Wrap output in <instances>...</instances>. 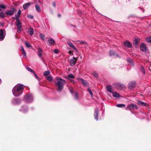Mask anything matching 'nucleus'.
<instances>
[{"instance_id": "obj_1", "label": "nucleus", "mask_w": 151, "mask_h": 151, "mask_svg": "<svg viewBox=\"0 0 151 151\" xmlns=\"http://www.w3.org/2000/svg\"><path fill=\"white\" fill-rule=\"evenodd\" d=\"M24 90V86L21 84H17L13 88L12 93L14 96L17 97L20 96Z\"/></svg>"}, {"instance_id": "obj_2", "label": "nucleus", "mask_w": 151, "mask_h": 151, "mask_svg": "<svg viewBox=\"0 0 151 151\" xmlns=\"http://www.w3.org/2000/svg\"><path fill=\"white\" fill-rule=\"evenodd\" d=\"M65 83V81L61 78H58L55 82L56 86L58 87L57 90L60 91L63 88V86Z\"/></svg>"}, {"instance_id": "obj_3", "label": "nucleus", "mask_w": 151, "mask_h": 151, "mask_svg": "<svg viewBox=\"0 0 151 151\" xmlns=\"http://www.w3.org/2000/svg\"><path fill=\"white\" fill-rule=\"evenodd\" d=\"M24 99L27 103H30L32 101L33 97L32 94H29L25 95Z\"/></svg>"}, {"instance_id": "obj_4", "label": "nucleus", "mask_w": 151, "mask_h": 151, "mask_svg": "<svg viewBox=\"0 0 151 151\" xmlns=\"http://www.w3.org/2000/svg\"><path fill=\"white\" fill-rule=\"evenodd\" d=\"M113 85L115 87L121 90L124 89L126 87L124 85L120 83H114Z\"/></svg>"}, {"instance_id": "obj_5", "label": "nucleus", "mask_w": 151, "mask_h": 151, "mask_svg": "<svg viewBox=\"0 0 151 151\" xmlns=\"http://www.w3.org/2000/svg\"><path fill=\"white\" fill-rule=\"evenodd\" d=\"M5 30L4 29H1L0 30V41H1L4 40L5 36V34H4Z\"/></svg>"}, {"instance_id": "obj_6", "label": "nucleus", "mask_w": 151, "mask_h": 151, "mask_svg": "<svg viewBox=\"0 0 151 151\" xmlns=\"http://www.w3.org/2000/svg\"><path fill=\"white\" fill-rule=\"evenodd\" d=\"M127 107L130 110H132L134 109H137L138 108L137 106V105L134 104H131L129 105Z\"/></svg>"}, {"instance_id": "obj_7", "label": "nucleus", "mask_w": 151, "mask_h": 151, "mask_svg": "<svg viewBox=\"0 0 151 151\" xmlns=\"http://www.w3.org/2000/svg\"><path fill=\"white\" fill-rule=\"evenodd\" d=\"M136 84L135 82L134 81H131L129 84L128 88L129 89L132 90L136 86Z\"/></svg>"}, {"instance_id": "obj_8", "label": "nucleus", "mask_w": 151, "mask_h": 151, "mask_svg": "<svg viewBox=\"0 0 151 151\" xmlns=\"http://www.w3.org/2000/svg\"><path fill=\"white\" fill-rule=\"evenodd\" d=\"M99 113V109L98 108H96L95 110L94 113V116L95 119L96 120L98 121V114Z\"/></svg>"}, {"instance_id": "obj_9", "label": "nucleus", "mask_w": 151, "mask_h": 151, "mask_svg": "<svg viewBox=\"0 0 151 151\" xmlns=\"http://www.w3.org/2000/svg\"><path fill=\"white\" fill-rule=\"evenodd\" d=\"M76 61L77 60L76 58L74 57H73L70 60V65L74 66L75 64Z\"/></svg>"}, {"instance_id": "obj_10", "label": "nucleus", "mask_w": 151, "mask_h": 151, "mask_svg": "<svg viewBox=\"0 0 151 151\" xmlns=\"http://www.w3.org/2000/svg\"><path fill=\"white\" fill-rule=\"evenodd\" d=\"M78 79L79 81L81 82L84 86H88V84L86 81L80 78H78Z\"/></svg>"}, {"instance_id": "obj_11", "label": "nucleus", "mask_w": 151, "mask_h": 151, "mask_svg": "<svg viewBox=\"0 0 151 151\" xmlns=\"http://www.w3.org/2000/svg\"><path fill=\"white\" fill-rule=\"evenodd\" d=\"M20 102V100L18 99H14L12 101V104L14 105H17L19 104Z\"/></svg>"}, {"instance_id": "obj_12", "label": "nucleus", "mask_w": 151, "mask_h": 151, "mask_svg": "<svg viewBox=\"0 0 151 151\" xmlns=\"http://www.w3.org/2000/svg\"><path fill=\"white\" fill-rule=\"evenodd\" d=\"M43 50L40 48H39L38 49V56L40 58L41 60H42V55Z\"/></svg>"}, {"instance_id": "obj_13", "label": "nucleus", "mask_w": 151, "mask_h": 151, "mask_svg": "<svg viewBox=\"0 0 151 151\" xmlns=\"http://www.w3.org/2000/svg\"><path fill=\"white\" fill-rule=\"evenodd\" d=\"M109 56L111 57H119V55L114 52L110 50L109 51Z\"/></svg>"}, {"instance_id": "obj_14", "label": "nucleus", "mask_w": 151, "mask_h": 151, "mask_svg": "<svg viewBox=\"0 0 151 151\" xmlns=\"http://www.w3.org/2000/svg\"><path fill=\"white\" fill-rule=\"evenodd\" d=\"M140 49L142 51H145L147 50L146 45L145 44L142 43L140 45Z\"/></svg>"}, {"instance_id": "obj_15", "label": "nucleus", "mask_w": 151, "mask_h": 151, "mask_svg": "<svg viewBox=\"0 0 151 151\" xmlns=\"http://www.w3.org/2000/svg\"><path fill=\"white\" fill-rule=\"evenodd\" d=\"M16 25L17 26V31L19 33H20L22 31V25L21 24H16Z\"/></svg>"}, {"instance_id": "obj_16", "label": "nucleus", "mask_w": 151, "mask_h": 151, "mask_svg": "<svg viewBox=\"0 0 151 151\" xmlns=\"http://www.w3.org/2000/svg\"><path fill=\"white\" fill-rule=\"evenodd\" d=\"M124 45L125 46L128 47H132V46L131 43L127 41L124 42Z\"/></svg>"}, {"instance_id": "obj_17", "label": "nucleus", "mask_w": 151, "mask_h": 151, "mask_svg": "<svg viewBox=\"0 0 151 151\" xmlns=\"http://www.w3.org/2000/svg\"><path fill=\"white\" fill-rule=\"evenodd\" d=\"M14 8L12 9V10H9L7 11L6 12V14L7 15H11L13 13L14 11Z\"/></svg>"}, {"instance_id": "obj_18", "label": "nucleus", "mask_w": 151, "mask_h": 151, "mask_svg": "<svg viewBox=\"0 0 151 151\" xmlns=\"http://www.w3.org/2000/svg\"><path fill=\"white\" fill-rule=\"evenodd\" d=\"M28 108L26 106H22L21 109H20V111H22L24 113L26 112Z\"/></svg>"}, {"instance_id": "obj_19", "label": "nucleus", "mask_w": 151, "mask_h": 151, "mask_svg": "<svg viewBox=\"0 0 151 151\" xmlns=\"http://www.w3.org/2000/svg\"><path fill=\"white\" fill-rule=\"evenodd\" d=\"M34 29L32 28L28 29L27 32L30 35H32L34 33Z\"/></svg>"}, {"instance_id": "obj_20", "label": "nucleus", "mask_w": 151, "mask_h": 151, "mask_svg": "<svg viewBox=\"0 0 151 151\" xmlns=\"http://www.w3.org/2000/svg\"><path fill=\"white\" fill-rule=\"evenodd\" d=\"M30 4H31L29 2L24 4L23 6V9L25 10L27 9Z\"/></svg>"}, {"instance_id": "obj_21", "label": "nucleus", "mask_w": 151, "mask_h": 151, "mask_svg": "<svg viewBox=\"0 0 151 151\" xmlns=\"http://www.w3.org/2000/svg\"><path fill=\"white\" fill-rule=\"evenodd\" d=\"M49 44L50 45H52L55 44V41L52 38H50L48 41Z\"/></svg>"}, {"instance_id": "obj_22", "label": "nucleus", "mask_w": 151, "mask_h": 151, "mask_svg": "<svg viewBox=\"0 0 151 151\" xmlns=\"http://www.w3.org/2000/svg\"><path fill=\"white\" fill-rule=\"evenodd\" d=\"M67 44L70 47L73 48L74 49H75V50L76 49V47L70 42H69V41L68 42Z\"/></svg>"}, {"instance_id": "obj_23", "label": "nucleus", "mask_w": 151, "mask_h": 151, "mask_svg": "<svg viewBox=\"0 0 151 151\" xmlns=\"http://www.w3.org/2000/svg\"><path fill=\"white\" fill-rule=\"evenodd\" d=\"M35 7L36 11L39 13L41 11V9L40 7L37 4L35 5Z\"/></svg>"}, {"instance_id": "obj_24", "label": "nucleus", "mask_w": 151, "mask_h": 151, "mask_svg": "<svg viewBox=\"0 0 151 151\" xmlns=\"http://www.w3.org/2000/svg\"><path fill=\"white\" fill-rule=\"evenodd\" d=\"M137 104L139 105L142 106H147V103H145L140 101H137Z\"/></svg>"}, {"instance_id": "obj_25", "label": "nucleus", "mask_w": 151, "mask_h": 151, "mask_svg": "<svg viewBox=\"0 0 151 151\" xmlns=\"http://www.w3.org/2000/svg\"><path fill=\"white\" fill-rule=\"evenodd\" d=\"M139 41V39L138 38L135 39L133 43L134 45L135 46H137V44Z\"/></svg>"}, {"instance_id": "obj_26", "label": "nucleus", "mask_w": 151, "mask_h": 151, "mask_svg": "<svg viewBox=\"0 0 151 151\" xmlns=\"http://www.w3.org/2000/svg\"><path fill=\"white\" fill-rule=\"evenodd\" d=\"M107 90L110 92H111L113 91V89L111 86H108L106 87Z\"/></svg>"}, {"instance_id": "obj_27", "label": "nucleus", "mask_w": 151, "mask_h": 151, "mask_svg": "<svg viewBox=\"0 0 151 151\" xmlns=\"http://www.w3.org/2000/svg\"><path fill=\"white\" fill-rule=\"evenodd\" d=\"M15 19L17 21V22L16 23V24H21V23L19 21V16H17L16 15H15Z\"/></svg>"}, {"instance_id": "obj_28", "label": "nucleus", "mask_w": 151, "mask_h": 151, "mask_svg": "<svg viewBox=\"0 0 151 151\" xmlns=\"http://www.w3.org/2000/svg\"><path fill=\"white\" fill-rule=\"evenodd\" d=\"M112 94L114 97L119 98L120 96L119 94L116 92H113Z\"/></svg>"}, {"instance_id": "obj_29", "label": "nucleus", "mask_w": 151, "mask_h": 151, "mask_svg": "<svg viewBox=\"0 0 151 151\" xmlns=\"http://www.w3.org/2000/svg\"><path fill=\"white\" fill-rule=\"evenodd\" d=\"M50 73V71L47 70L44 72L43 73V75L45 76H46L48 75Z\"/></svg>"}, {"instance_id": "obj_30", "label": "nucleus", "mask_w": 151, "mask_h": 151, "mask_svg": "<svg viewBox=\"0 0 151 151\" xmlns=\"http://www.w3.org/2000/svg\"><path fill=\"white\" fill-rule=\"evenodd\" d=\"M125 106V105L123 104H119L116 105V106L118 107H124Z\"/></svg>"}, {"instance_id": "obj_31", "label": "nucleus", "mask_w": 151, "mask_h": 151, "mask_svg": "<svg viewBox=\"0 0 151 151\" xmlns=\"http://www.w3.org/2000/svg\"><path fill=\"white\" fill-rule=\"evenodd\" d=\"M25 44L26 47L28 48H30L31 47V45H30L29 43L27 42H25Z\"/></svg>"}, {"instance_id": "obj_32", "label": "nucleus", "mask_w": 151, "mask_h": 151, "mask_svg": "<svg viewBox=\"0 0 151 151\" xmlns=\"http://www.w3.org/2000/svg\"><path fill=\"white\" fill-rule=\"evenodd\" d=\"M146 41L147 42L151 43V37H147Z\"/></svg>"}, {"instance_id": "obj_33", "label": "nucleus", "mask_w": 151, "mask_h": 151, "mask_svg": "<svg viewBox=\"0 0 151 151\" xmlns=\"http://www.w3.org/2000/svg\"><path fill=\"white\" fill-rule=\"evenodd\" d=\"M92 75L95 77L97 78L98 77V73L95 71H93L92 73Z\"/></svg>"}, {"instance_id": "obj_34", "label": "nucleus", "mask_w": 151, "mask_h": 151, "mask_svg": "<svg viewBox=\"0 0 151 151\" xmlns=\"http://www.w3.org/2000/svg\"><path fill=\"white\" fill-rule=\"evenodd\" d=\"M45 36L44 34L42 33L40 34V37L43 40H44L45 39Z\"/></svg>"}, {"instance_id": "obj_35", "label": "nucleus", "mask_w": 151, "mask_h": 151, "mask_svg": "<svg viewBox=\"0 0 151 151\" xmlns=\"http://www.w3.org/2000/svg\"><path fill=\"white\" fill-rule=\"evenodd\" d=\"M68 78H74L75 77L72 74H70L68 75Z\"/></svg>"}, {"instance_id": "obj_36", "label": "nucleus", "mask_w": 151, "mask_h": 151, "mask_svg": "<svg viewBox=\"0 0 151 151\" xmlns=\"http://www.w3.org/2000/svg\"><path fill=\"white\" fill-rule=\"evenodd\" d=\"M74 96L76 99H78V94L77 92H75L74 93Z\"/></svg>"}, {"instance_id": "obj_37", "label": "nucleus", "mask_w": 151, "mask_h": 151, "mask_svg": "<svg viewBox=\"0 0 151 151\" xmlns=\"http://www.w3.org/2000/svg\"><path fill=\"white\" fill-rule=\"evenodd\" d=\"M47 79L49 81H51L52 80V77L51 76H49L47 77Z\"/></svg>"}, {"instance_id": "obj_38", "label": "nucleus", "mask_w": 151, "mask_h": 151, "mask_svg": "<svg viewBox=\"0 0 151 151\" xmlns=\"http://www.w3.org/2000/svg\"><path fill=\"white\" fill-rule=\"evenodd\" d=\"M88 91L89 92L90 94L91 95V97H93V94L92 91L89 88H88Z\"/></svg>"}, {"instance_id": "obj_39", "label": "nucleus", "mask_w": 151, "mask_h": 151, "mask_svg": "<svg viewBox=\"0 0 151 151\" xmlns=\"http://www.w3.org/2000/svg\"><path fill=\"white\" fill-rule=\"evenodd\" d=\"M27 69L29 71L32 72L33 73V72H34L33 70H32L31 68H30L29 67H27Z\"/></svg>"}, {"instance_id": "obj_40", "label": "nucleus", "mask_w": 151, "mask_h": 151, "mask_svg": "<svg viewBox=\"0 0 151 151\" xmlns=\"http://www.w3.org/2000/svg\"><path fill=\"white\" fill-rule=\"evenodd\" d=\"M0 17L1 18H4V15L3 12L0 13Z\"/></svg>"}, {"instance_id": "obj_41", "label": "nucleus", "mask_w": 151, "mask_h": 151, "mask_svg": "<svg viewBox=\"0 0 151 151\" xmlns=\"http://www.w3.org/2000/svg\"><path fill=\"white\" fill-rule=\"evenodd\" d=\"M21 10L20 9H19L18 11L17 14H16L15 15H16V16L19 17V16H20V14H21Z\"/></svg>"}, {"instance_id": "obj_42", "label": "nucleus", "mask_w": 151, "mask_h": 151, "mask_svg": "<svg viewBox=\"0 0 151 151\" xmlns=\"http://www.w3.org/2000/svg\"><path fill=\"white\" fill-rule=\"evenodd\" d=\"M141 71L142 72H143L144 74H145V70L144 67L142 66L141 67Z\"/></svg>"}, {"instance_id": "obj_43", "label": "nucleus", "mask_w": 151, "mask_h": 151, "mask_svg": "<svg viewBox=\"0 0 151 151\" xmlns=\"http://www.w3.org/2000/svg\"><path fill=\"white\" fill-rule=\"evenodd\" d=\"M0 7L1 8H2L3 9H4L6 8V6L3 4H1L0 5Z\"/></svg>"}, {"instance_id": "obj_44", "label": "nucleus", "mask_w": 151, "mask_h": 151, "mask_svg": "<svg viewBox=\"0 0 151 151\" xmlns=\"http://www.w3.org/2000/svg\"><path fill=\"white\" fill-rule=\"evenodd\" d=\"M33 74H34L35 77L37 79H39V77L36 75L35 72H33Z\"/></svg>"}, {"instance_id": "obj_45", "label": "nucleus", "mask_w": 151, "mask_h": 151, "mask_svg": "<svg viewBox=\"0 0 151 151\" xmlns=\"http://www.w3.org/2000/svg\"><path fill=\"white\" fill-rule=\"evenodd\" d=\"M27 16H28V17L30 18L31 19H33V16L30 14L28 15Z\"/></svg>"}, {"instance_id": "obj_46", "label": "nucleus", "mask_w": 151, "mask_h": 151, "mask_svg": "<svg viewBox=\"0 0 151 151\" xmlns=\"http://www.w3.org/2000/svg\"><path fill=\"white\" fill-rule=\"evenodd\" d=\"M54 52L55 53L57 54L58 53L59 50L57 49H55L54 50Z\"/></svg>"}, {"instance_id": "obj_47", "label": "nucleus", "mask_w": 151, "mask_h": 151, "mask_svg": "<svg viewBox=\"0 0 151 151\" xmlns=\"http://www.w3.org/2000/svg\"><path fill=\"white\" fill-rule=\"evenodd\" d=\"M70 92L72 93V94L73 95V89L72 88L70 89Z\"/></svg>"}, {"instance_id": "obj_48", "label": "nucleus", "mask_w": 151, "mask_h": 151, "mask_svg": "<svg viewBox=\"0 0 151 151\" xmlns=\"http://www.w3.org/2000/svg\"><path fill=\"white\" fill-rule=\"evenodd\" d=\"M22 53L24 55V56L25 57L26 56V53L25 51L22 52Z\"/></svg>"}, {"instance_id": "obj_49", "label": "nucleus", "mask_w": 151, "mask_h": 151, "mask_svg": "<svg viewBox=\"0 0 151 151\" xmlns=\"http://www.w3.org/2000/svg\"><path fill=\"white\" fill-rule=\"evenodd\" d=\"M21 50L22 51V52L25 51V50L24 49V47H23V46H22L21 47Z\"/></svg>"}, {"instance_id": "obj_50", "label": "nucleus", "mask_w": 151, "mask_h": 151, "mask_svg": "<svg viewBox=\"0 0 151 151\" xmlns=\"http://www.w3.org/2000/svg\"><path fill=\"white\" fill-rule=\"evenodd\" d=\"M52 6L55 7L56 6V3L55 2H54L52 4Z\"/></svg>"}, {"instance_id": "obj_51", "label": "nucleus", "mask_w": 151, "mask_h": 151, "mask_svg": "<svg viewBox=\"0 0 151 151\" xmlns=\"http://www.w3.org/2000/svg\"><path fill=\"white\" fill-rule=\"evenodd\" d=\"M128 62H132V60H131V59H129V60H128Z\"/></svg>"}, {"instance_id": "obj_52", "label": "nucleus", "mask_w": 151, "mask_h": 151, "mask_svg": "<svg viewBox=\"0 0 151 151\" xmlns=\"http://www.w3.org/2000/svg\"><path fill=\"white\" fill-rule=\"evenodd\" d=\"M58 16L59 17H60L61 16V15L60 14H59L58 15Z\"/></svg>"}, {"instance_id": "obj_53", "label": "nucleus", "mask_w": 151, "mask_h": 151, "mask_svg": "<svg viewBox=\"0 0 151 151\" xmlns=\"http://www.w3.org/2000/svg\"><path fill=\"white\" fill-rule=\"evenodd\" d=\"M1 82H2V81H1V80L0 79V84H1Z\"/></svg>"}, {"instance_id": "obj_54", "label": "nucleus", "mask_w": 151, "mask_h": 151, "mask_svg": "<svg viewBox=\"0 0 151 151\" xmlns=\"http://www.w3.org/2000/svg\"><path fill=\"white\" fill-rule=\"evenodd\" d=\"M81 43L83 44L84 43V42H81Z\"/></svg>"}, {"instance_id": "obj_55", "label": "nucleus", "mask_w": 151, "mask_h": 151, "mask_svg": "<svg viewBox=\"0 0 151 151\" xmlns=\"http://www.w3.org/2000/svg\"><path fill=\"white\" fill-rule=\"evenodd\" d=\"M1 8L0 7V11H1Z\"/></svg>"}]
</instances>
